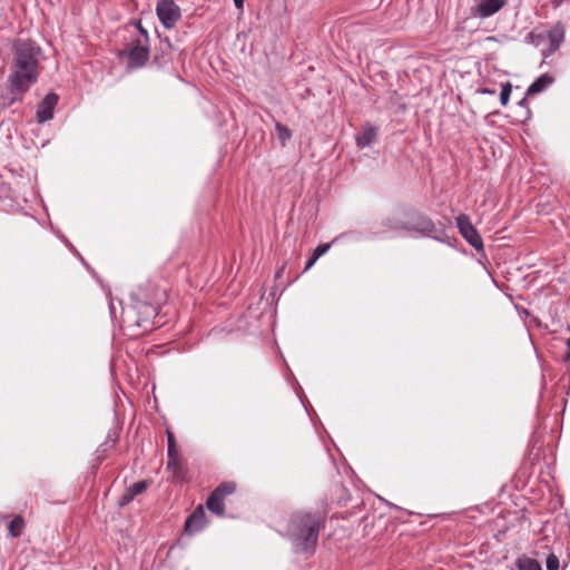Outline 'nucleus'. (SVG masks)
<instances>
[{
	"mask_svg": "<svg viewBox=\"0 0 570 570\" xmlns=\"http://www.w3.org/2000/svg\"><path fill=\"white\" fill-rule=\"evenodd\" d=\"M10 49L7 87L3 92H0V110L22 102L31 87L38 82L43 70V50L37 41L30 38H17L11 42Z\"/></svg>",
	"mask_w": 570,
	"mask_h": 570,
	"instance_id": "obj_1",
	"label": "nucleus"
},
{
	"mask_svg": "<svg viewBox=\"0 0 570 570\" xmlns=\"http://www.w3.org/2000/svg\"><path fill=\"white\" fill-rule=\"evenodd\" d=\"M147 296L144 292H136L132 295V302L122 308L121 322L127 335L132 338L141 337L156 327L160 326L156 321L161 304L167 301L165 291H156L154 303H147Z\"/></svg>",
	"mask_w": 570,
	"mask_h": 570,
	"instance_id": "obj_2",
	"label": "nucleus"
},
{
	"mask_svg": "<svg viewBox=\"0 0 570 570\" xmlns=\"http://www.w3.org/2000/svg\"><path fill=\"white\" fill-rule=\"evenodd\" d=\"M326 525V514L321 511H296L291 514L286 528V537L295 551L315 550L322 529Z\"/></svg>",
	"mask_w": 570,
	"mask_h": 570,
	"instance_id": "obj_3",
	"label": "nucleus"
},
{
	"mask_svg": "<svg viewBox=\"0 0 570 570\" xmlns=\"http://www.w3.org/2000/svg\"><path fill=\"white\" fill-rule=\"evenodd\" d=\"M405 216L409 218L405 222L407 225L406 232H415L438 242L451 244V237L448 235V228L444 224H435L428 215L416 209H409Z\"/></svg>",
	"mask_w": 570,
	"mask_h": 570,
	"instance_id": "obj_4",
	"label": "nucleus"
},
{
	"mask_svg": "<svg viewBox=\"0 0 570 570\" xmlns=\"http://www.w3.org/2000/svg\"><path fill=\"white\" fill-rule=\"evenodd\" d=\"M117 58L126 59L127 70L144 68L150 60V43L140 47H122L116 52Z\"/></svg>",
	"mask_w": 570,
	"mask_h": 570,
	"instance_id": "obj_5",
	"label": "nucleus"
},
{
	"mask_svg": "<svg viewBox=\"0 0 570 570\" xmlns=\"http://www.w3.org/2000/svg\"><path fill=\"white\" fill-rule=\"evenodd\" d=\"M236 491V483L234 481L222 482L213 490L206 500L207 509L218 517L225 515L224 500L227 495Z\"/></svg>",
	"mask_w": 570,
	"mask_h": 570,
	"instance_id": "obj_6",
	"label": "nucleus"
},
{
	"mask_svg": "<svg viewBox=\"0 0 570 570\" xmlns=\"http://www.w3.org/2000/svg\"><path fill=\"white\" fill-rule=\"evenodd\" d=\"M456 227L460 235L478 252H484V245L482 237L478 229L471 223L470 217L466 214H460L456 217Z\"/></svg>",
	"mask_w": 570,
	"mask_h": 570,
	"instance_id": "obj_7",
	"label": "nucleus"
},
{
	"mask_svg": "<svg viewBox=\"0 0 570 570\" xmlns=\"http://www.w3.org/2000/svg\"><path fill=\"white\" fill-rule=\"evenodd\" d=\"M156 14L166 29H171L181 18V11L174 0H158Z\"/></svg>",
	"mask_w": 570,
	"mask_h": 570,
	"instance_id": "obj_8",
	"label": "nucleus"
},
{
	"mask_svg": "<svg viewBox=\"0 0 570 570\" xmlns=\"http://www.w3.org/2000/svg\"><path fill=\"white\" fill-rule=\"evenodd\" d=\"M156 32L160 41L155 47L153 55L150 53V63L158 69H163L173 62L174 47L168 37L161 38L160 33Z\"/></svg>",
	"mask_w": 570,
	"mask_h": 570,
	"instance_id": "obj_9",
	"label": "nucleus"
},
{
	"mask_svg": "<svg viewBox=\"0 0 570 570\" xmlns=\"http://www.w3.org/2000/svg\"><path fill=\"white\" fill-rule=\"evenodd\" d=\"M58 101L59 96L56 92H49L43 97L37 106L36 120L38 124L47 122L53 118Z\"/></svg>",
	"mask_w": 570,
	"mask_h": 570,
	"instance_id": "obj_10",
	"label": "nucleus"
},
{
	"mask_svg": "<svg viewBox=\"0 0 570 570\" xmlns=\"http://www.w3.org/2000/svg\"><path fill=\"white\" fill-rule=\"evenodd\" d=\"M207 524V518L202 504L197 505L195 510L187 517L184 524V534L194 535L204 529Z\"/></svg>",
	"mask_w": 570,
	"mask_h": 570,
	"instance_id": "obj_11",
	"label": "nucleus"
},
{
	"mask_svg": "<svg viewBox=\"0 0 570 570\" xmlns=\"http://www.w3.org/2000/svg\"><path fill=\"white\" fill-rule=\"evenodd\" d=\"M507 4V0H479V3L471 8V16L488 18L499 12Z\"/></svg>",
	"mask_w": 570,
	"mask_h": 570,
	"instance_id": "obj_12",
	"label": "nucleus"
},
{
	"mask_svg": "<svg viewBox=\"0 0 570 570\" xmlns=\"http://www.w3.org/2000/svg\"><path fill=\"white\" fill-rule=\"evenodd\" d=\"M150 483V480H141L127 488L125 493L118 500V507L125 508L128 505L137 495L146 492Z\"/></svg>",
	"mask_w": 570,
	"mask_h": 570,
	"instance_id": "obj_13",
	"label": "nucleus"
},
{
	"mask_svg": "<svg viewBox=\"0 0 570 570\" xmlns=\"http://www.w3.org/2000/svg\"><path fill=\"white\" fill-rule=\"evenodd\" d=\"M377 135L379 130L375 126L368 122L365 124L361 131L355 136L356 146L361 149L370 147L377 140Z\"/></svg>",
	"mask_w": 570,
	"mask_h": 570,
	"instance_id": "obj_14",
	"label": "nucleus"
},
{
	"mask_svg": "<svg viewBox=\"0 0 570 570\" xmlns=\"http://www.w3.org/2000/svg\"><path fill=\"white\" fill-rule=\"evenodd\" d=\"M564 26L561 22H557L551 27V29L548 31L547 38L550 41L548 53L543 52V55L547 57L549 53H552L559 49L561 43L564 40Z\"/></svg>",
	"mask_w": 570,
	"mask_h": 570,
	"instance_id": "obj_15",
	"label": "nucleus"
},
{
	"mask_svg": "<svg viewBox=\"0 0 570 570\" xmlns=\"http://www.w3.org/2000/svg\"><path fill=\"white\" fill-rule=\"evenodd\" d=\"M554 82V77L549 73H543L538 77L527 89V96H535L544 91L550 85Z\"/></svg>",
	"mask_w": 570,
	"mask_h": 570,
	"instance_id": "obj_16",
	"label": "nucleus"
},
{
	"mask_svg": "<svg viewBox=\"0 0 570 570\" xmlns=\"http://www.w3.org/2000/svg\"><path fill=\"white\" fill-rule=\"evenodd\" d=\"M333 500L338 507H345L352 500L351 492L342 482L335 483L333 491Z\"/></svg>",
	"mask_w": 570,
	"mask_h": 570,
	"instance_id": "obj_17",
	"label": "nucleus"
},
{
	"mask_svg": "<svg viewBox=\"0 0 570 570\" xmlns=\"http://www.w3.org/2000/svg\"><path fill=\"white\" fill-rule=\"evenodd\" d=\"M119 32L137 33L138 36H141L144 38H147V36H149L148 30L142 27L140 19L129 20L119 29Z\"/></svg>",
	"mask_w": 570,
	"mask_h": 570,
	"instance_id": "obj_18",
	"label": "nucleus"
},
{
	"mask_svg": "<svg viewBox=\"0 0 570 570\" xmlns=\"http://www.w3.org/2000/svg\"><path fill=\"white\" fill-rule=\"evenodd\" d=\"M122 47H140L144 45H149L150 39L149 36L147 38H144L141 36H138L137 33L131 32H122Z\"/></svg>",
	"mask_w": 570,
	"mask_h": 570,
	"instance_id": "obj_19",
	"label": "nucleus"
},
{
	"mask_svg": "<svg viewBox=\"0 0 570 570\" xmlns=\"http://www.w3.org/2000/svg\"><path fill=\"white\" fill-rule=\"evenodd\" d=\"M518 570H542L540 562L537 559L530 558L525 554L520 556L515 560Z\"/></svg>",
	"mask_w": 570,
	"mask_h": 570,
	"instance_id": "obj_20",
	"label": "nucleus"
},
{
	"mask_svg": "<svg viewBox=\"0 0 570 570\" xmlns=\"http://www.w3.org/2000/svg\"><path fill=\"white\" fill-rule=\"evenodd\" d=\"M167 470L171 472L173 478L177 482H186L187 481V465L183 462H177L174 466H167Z\"/></svg>",
	"mask_w": 570,
	"mask_h": 570,
	"instance_id": "obj_21",
	"label": "nucleus"
},
{
	"mask_svg": "<svg viewBox=\"0 0 570 570\" xmlns=\"http://www.w3.org/2000/svg\"><path fill=\"white\" fill-rule=\"evenodd\" d=\"M24 520L21 515H16L8 524L9 534L12 538H19L24 529Z\"/></svg>",
	"mask_w": 570,
	"mask_h": 570,
	"instance_id": "obj_22",
	"label": "nucleus"
},
{
	"mask_svg": "<svg viewBox=\"0 0 570 570\" xmlns=\"http://www.w3.org/2000/svg\"><path fill=\"white\" fill-rule=\"evenodd\" d=\"M156 291L157 292L165 291L167 293V291L165 288H161L159 285L151 283V282H148L145 285L139 286L137 289V292H144L146 294L147 303H154V297L156 295Z\"/></svg>",
	"mask_w": 570,
	"mask_h": 570,
	"instance_id": "obj_23",
	"label": "nucleus"
},
{
	"mask_svg": "<svg viewBox=\"0 0 570 570\" xmlns=\"http://www.w3.org/2000/svg\"><path fill=\"white\" fill-rule=\"evenodd\" d=\"M275 129L281 145L285 146L286 142L292 138L291 129L282 122H276Z\"/></svg>",
	"mask_w": 570,
	"mask_h": 570,
	"instance_id": "obj_24",
	"label": "nucleus"
},
{
	"mask_svg": "<svg viewBox=\"0 0 570 570\" xmlns=\"http://www.w3.org/2000/svg\"><path fill=\"white\" fill-rule=\"evenodd\" d=\"M382 226L385 227L386 229H391V230H397V229L406 230V227H407V225L404 220H401L395 217L385 218L384 220H382Z\"/></svg>",
	"mask_w": 570,
	"mask_h": 570,
	"instance_id": "obj_25",
	"label": "nucleus"
},
{
	"mask_svg": "<svg viewBox=\"0 0 570 570\" xmlns=\"http://www.w3.org/2000/svg\"><path fill=\"white\" fill-rule=\"evenodd\" d=\"M528 97L529 96L525 95L518 102V107L521 110V112H520V121H527V120H529L531 118V110H530V107H529Z\"/></svg>",
	"mask_w": 570,
	"mask_h": 570,
	"instance_id": "obj_26",
	"label": "nucleus"
},
{
	"mask_svg": "<svg viewBox=\"0 0 570 570\" xmlns=\"http://www.w3.org/2000/svg\"><path fill=\"white\" fill-rule=\"evenodd\" d=\"M512 91V85L510 81L501 83L500 102L502 106H507Z\"/></svg>",
	"mask_w": 570,
	"mask_h": 570,
	"instance_id": "obj_27",
	"label": "nucleus"
},
{
	"mask_svg": "<svg viewBox=\"0 0 570 570\" xmlns=\"http://www.w3.org/2000/svg\"><path fill=\"white\" fill-rule=\"evenodd\" d=\"M544 40L546 36L543 33H538L534 30L529 32L525 37V41L534 46H540Z\"/></svg>",
	"mask_w": 570,
	"mask_h": 570,
	"instance_id": "obj_28",
	"label": "nucleus"
},
{
	"mask_svg": "<svg viewBox=\"0 0 570 570\" xmlns=\"http://www.w3.org/2000/svg\"><path fill=\"white\" fill-rule=\"evenodd\" d=\"M166 434H167V443H168L167 456H171V454L174 452L178 451V448H177V443H176L174 433L171 431L167 430Z\"/></svg>",
	"mask_w": 570,
	"mask_h": 570,
	"instance_id": "obj_29",
	"label": "nucleus"
},
{
	"mask_svg": "<svg viewBox=\"0 0 570 570\" xmlns=\"http://www.w3.org/2000/svg\"><path fill=\"white\" fill-rule=\"evenodd\" d=\"M546 564H547V570H558L560 563H559L558 557L553 553H550L547 557Z\"/></svg>",
	"mask_w": 570,
	"mask_h": 570,
	"instance_id": "obj_30",
	"label": "nucleus"
},
{
	"mask_svg": "<svg viewBox=\"0 0 570 570\" xmlns=\"http://www.w3.org/2000/svg\"><path fill=\"white\" fill-rule=\"evenodd\" d=\"M108 448L106 444H101L96 451V464L99 465L107 456Z\"/></svg>",
	"mask_w": 570,
	"mask_h": 570,
	"instance_id": "obj_31",
	"label": "nucleus"
},
{
	"mask_svg": "<svg viewBox=\"0 0 570 570\" xmlns=\"http://www.w3.org/2000/svg\"><path fill=\"white\" fill-rule=\"evenodd\" d=\"M331 247V244L328 243H325V244H320L314 250H313V255L318 259L321 256H323Z\"/></svg>",
	"mask_w": 570,
	"mask_h": 570,
	"instance_id": "obj_32",
	"label": "nucleus"
},
{
	"mask_svg": "<svg viewBox=\"0 0 570 570\" xmlns=\"http://www.w3.org/2000/svg\"><path fill=\"white\" fill-rule=\"evenodd\" d=\"M183 458L179 453V451H176L171 454V456H168L167 460V466H174L177 462H183Z\"/></svg>",
	"mask_w": 570,
	"mask_h": 570,
	"instance_id": "obj_33",
	"label": "nucleus"
},
{
	"mask_svg": "<svg viewBox=\"0 0 570 570\" xmlns=\"http://www.w3.org/2000/svg\"><path fill=\"white\" fill-rule=\"evenodd\" d=\"M316 261H317V258L312 254L306 262L304 272L308 271L316 263Z\"/></svg>",
	"mask_w": 570,
	"mask_h": 570,
	"instance_id": "obj_34",
	"label": "nucleus"
},
{
	"mask_svg": "<svg viewBox=\"0 0 570 570\" xmlns=\"http://www.w3.org/2000/svg\"><path fill=\"white\" fill-rule=\"evenodd\" d=\"M480 92L483 94V95H494L495 90L494 89H490V88H482L480 90Z\"/></svg>",
	"mask_w": 570,
	"mask_h": 570,
	"instance_id": "obj_35",
	"label": "nucleus"
},
{
	"mask_svg": "<svg viewBox=\"0 0 570 570\" xmlns=\"http://www.w3.org/2000/svg\"><path fill=\"white\" fill-rule=\"evenodd\" d=\"M245 0H234V4L237 9L243 10Z\"/></svg>",
	"mask_w": 570,
	"mask_h": 570,
	"instance_id": "obj_36",
	"label": "nucleus"
},
{
	"mask_svg": "<svg viewBox=\"0 0 570 570\" xmlns=\"http://www.w3.org/2000/svg\"><path fill=\"white\" fill-rule=\"evenodd\" d=\"M566 344H567L566 360H570V337L567 340Z\"/></svg>",
	"mask_w": 570,
	"mask_h": 570,
	"instance_id": "obj_37",
	"label": "nucleus"
},
{
	"mask_svg": "<svg viewBox=\"0 0 570 570\" xmlns=\"http://www.w3.org/2000/svg\"><path fill=\"white\" fill-rule=\"evenodd\" d=\"M285 268V265H283L276 273V277H279Z\"/></svg>",
	"mask_w": 570,
	"mask_h": 570,
	"instance_id": "obj_38",
	"label": "nucleus"
}]
</instances>
